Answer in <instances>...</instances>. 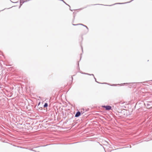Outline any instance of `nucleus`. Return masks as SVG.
<instances>
[{
	"label": "nucleus",
	"mask_w": 152,
	"mask_h": 152,
	"mask_svg": "<svg viewBox=\"0 0 152 152\" xmlns=\"http://www.w3.org/2000/svg\"><path fill=\"white\" fill-rule=\"evenodd\" d=\"M103 107L105 108L106 110H110L111 109V107L110 106H104Z\"/></svg>",
	"instance_id": "nucleus-1"
},
{
	"label": "nucleus",
	"mask_w": 152,
	"mask_h": 152,
	"mask_svg": "<svg viewBox=\"0 0 152 152\" xmlns=\"http://www.w3.org/2000/svg\"><path fill=\"white\" fill-rule=\"evenodd\" d=\"M80 115V113L79 111H78L76 113L75 115V117H78Z\"/></svg>",
	"instance_id": "nucleus-2"
},
{
	"label": "nucleus",
	"mask_w": 152,
	"mask_h": 152,
	"mask_svg": "<svg viewBox=\"0 0 152 152\" xmlns=\"http://www.w3.org/2000/svg\"><path fill=\"white\" fill-rule=\"evenodd\" d=\"M73 25L74 26H77V25H80L86 27L87 28V29H88V28L87 27V26H85V25H83V24H73Z\"/></svg>",
	"instance_id": "nucleus-3"
},
{
	"label": "nucleus",
	"mask_w": 152,
	"mask_h": 152,
	"mask_svg": "<svg viewBox=\"0 0 152 152\" xmlns=\"http://www.w3.org/2000/svg\"><path fill=\"white\" fill-rule=\"evenodd\" d=\"M48 106V104L47 103H45L44 105V107H47Z\"/></svg>",
	"instance_id": "nucleus-4"
},
{
	"label": "nucleus",
	"mask_w": 152,
	"mask_h": 152,
	"mask_svg": "<svg viewBox=\"0 0 152 152\" xmlns=\"http://www.w3.org/2000/svg\"><path fill=\"white\" fill-rule=\"evenodd\" d=\"M88 75H93V76H94V75L92 74H88Z\"/></svg>",
	"instance_id": "nucleus-5"
},
{
	"label": "nucleus",
	"mask_w": 152,
	"mask_h": 152,
	"mask_svg": "<svg viewBox=\"0 0 152 152\" xmlns=\"http://www.w3.org/2000/svg\"><path fill=\"white\" fill-rule=\"evenodd\" d=\"M94 79H95V80L96 81V78H95L94 77Z\"/></svg>",
	"instance_id": "nucleus-6"
},
{
	"label": "nucleus",
	"mask_w": 152,
	"mask_h": 152,
	"mask_svg": "<svg viewBox=\"0 0 152 152\" xmlns=\"http://www.w3.org/2000/svg\"><path fill=\"white\" fill-rule=\"evenodd\" d=\"M21 2L20 1V4H21ZM22 4H20V5H21Z\"/></svg>",
	"instance_id": "nucleus-7"
}]
</instances>
